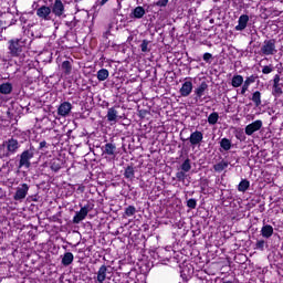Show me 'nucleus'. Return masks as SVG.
Masks as SVG:
<instances>
[{
  "label": "nucleus",
  "instance_id": "1",
  "mask_svg": "<svg viewBox=\"0 0 283 283\" xmlns=\"http://www.w3.org/2000/svg\"><path fill=\"white\" fill-rule=\"evenodd\" d=\"M8 50L10 56L13 59H17L21 56V53L23 52V49L25 48V40L23 39H11L8 41Z\"/></svg>",
  "mask_w": 283,
  "mask_h": 283
},
{
  "label": "nucleus",
  "instance_id": "2",
  "mask_svg": "<svg viewBox=\"0 0 283 283\" xmlns=\"http://www.w3.org/2000/svg\"><path fill=\"white\" fill-rule=\"evenodd\" d=\"M2 145L6 149V151L2 155L3 158H10V156H14V154H17V151H19V148L21 147V144H19V140L14 138H10L3 142Z\"/></svg>",
  "mask_w": 283,
  "mask_h": 283
},
{
  "label": "nucleus",
  "instance_id": "3",
  "mask_svg": "<svg viewBox=\"0 0 283 283\" xmlns=\"http://www.w3.org/2000/svg\"><path fill=\"white\" fill-rule=\"evenodd\" d=\"M32 158H34V148L30 147L29 149L22 151L20 154V160H19V169H30L32 167V163L30 161Z\"/></svg>",
  "mask_w": 283,
  "mask_h": 283
},
{
  "label": "nucleus",
  "instance_id": "4",
  "mask_svg": "<svg viewBox=\"0 0 283 283\" xmlns=\"http://www.w3.org/2000/svg\"><path fill=\"white\" fill-rule=\"evenodd\" d=\"M275 43H276L275 39L264 40L260 49V53L263 56H273L277 54V49L275 48Z\"/></svg>",
  "mask_w": 283,
  "mask_h": 283
},
{
  "label": "nucleus",
  "instance_id": "5",
  "mask_svg": "<svg viewBox=\"0 0 283 283\" xmlns=\"http://www.w3.org/2000/svg\"><path fill=\"white\" fill-rule=\"evenodd\" d=\"M92 205L87 203L86 206L82 207L78 212L73 218V224H80L87 218V213L92 211Z\"/></svg>",
  "mask_w": 283,
  "mask_h": 283
},
{
  "label": "nucleus",
  "instance_id": "6",
  "mask_svg": "<svg viewBox=\"0 0 283 283\" xmlns=\"http://www.w3.org/2000/svg\"><path fill=\"white\" fill-rule=\"evenodd\" d=\"M35 12L41 21H52V8L42 6L38 8Z\"/></svg>",
  "mask_w": 283,
  "mask_h": 283
},
{
  "label": "nucleus",
  "instance_id": "7",
  "mask_svg": "<svg viewBox=\"0 0 283 283\" xmlns=\"http://www.w3.org/2000/svg\"><path fill=\"white\" fill-rule=\"evenodd\" d=\"M51 13L55 14V17H64L65 14V4H63V1L61 0H55L53 6L51 7Z\"/></svg>",
  "mask_w": 283,
  "mask_h": 283
},
{
  "label": "nucleus",
  "instance_id": "8",
  "mask_svg": "<svg viewBox=\"0 0 283 283\" xmlns=\"http://www.w3.org/2000/svg\"><path fill=\"white\" fill-rule=\"evenodd\" d=\"M28 191H30V186H28V184L20 185V187L17 188V191L13 196V200H17V201L25 200V197L28 196Z\"/></svg>",
  "mask_w": 283,
  "mask_h": 283
},
{
  "label": "nucleus",
  "instance_id": "9",
  "mask_svg": "<svg viewBox=\"0 0 283 283\" xmlns=\"http://www.w3.org/2000/svg\"><path fill=\"white\" fill-rule=\"evenodd\" d=\"M262 129V120L256 119L255 122L245 126V134L247 136H253L255 132H260Z\"/></svg>",
  "mask_w": 283,
  "mask_h": 283
},
{
  "label": "nucleus",
  "instance_id": "10",
  "mask_svg": "<svg viewBox=\"0 0 283 283\" xmlns=\"http://www.w3.org/2000/svg\"><path fill=\"white\" fill-rule=\"evenodd\" d=\"M203 138L205 135L202 134V132L196 130L190 134L188 140L192 147H197V145H200V143H202Z\"/></svg>",
  "mask_w": 283,
  "mask_h": 283
},
{
  "label": "nucleus",
  "instance_id": "11",
  "mask_svg": "<svg viewBox=\"0 0 283 283\" xmlns=\"http://www.w3.org/2000/svg\"><path fill=\"white\" fill-rule=\"evenodd\" d=\"M70 112H72V103H70V102H63L57 107V114H59V116H62L63 118H65L66 116H70Z\"/></svg>",
  "mask_w": 283,
  "mask_h": 283
},
{
  "label": "nucleus",
  "instance_id": "12",
  "mask_svg": "<svg viewBox=\"0 0 283 283\" xmlns=\"http://www.w3.org/2000/svg\"><path fill=\"white\" fill-rule=\"evenodd\" d=\"M258 78V76L255 75H251L249 77L245 78V81H243V85L241 87V96H244L247 94V92H249V87H251V84L255 83V80Z\"/></svg>",
  "mask_w": 283,
  "mask_h": 283
},
{
  "label": "nucleus",
  "instance_id": "13",
  "mask_svg": "<svg viewBox=\"0 0 283 283\" xmlns=\"http://www.w3.org/2000/svg\"><path fill=\"white\" fill-rule=\"evenodd\" d=\"M238 25L234 28L237 32H242L247 30V25H249V15L248 14H242L239 17Z\"/></svg>",
  "mask_w": 283,
  "mask_h": 283
},
{
  "label": "nucleus",
  "instance_id": "14",
  "mask_svg": "<svg viewBox=\"0 0 283 283\" xmlns=\"http://www.w3.org/2000/svg\"><path fill=\"white\" fill-rule=\"evenodd\" d=\"M191 92H193V83H191V81L185 82L181 88L179 90L180 95L184 97L189 96Z\"/></svg>",
  "mask_w": 283,
  "mask_h": 283
},
{
  "label": "nucleus",
  "instance_id": "15",
  "mask_svg": "<svg viewBox=\"0 0 283 283\" xmlns=\"http://www.w3.org/2000/svg\"><path fill=\"white\" fill-rule=\"evenodd\" d=\"M107 273H109V268L107 265H102L97 271V282L105 283Z\"/></svg>",
  "mask_w": 283,
  "mask_h": 283
},
{
  "label": "nucleus",
  "instance_id": "16",
  "mask_svg": "<svg viewBox=\"0 0 283 283\" xmlns=\"http://www.w3.org/2000/svg\"><path fill=\"white\" fill-rule=\"evenodd\" d=\"M147 12L143 7H136L129 14L130 19H143Z\"/></svg>",
  "mask_w": 283,
  "mask_h": 283
},
{
  "label": "nucleus",
  "instance_id": "17",
  "mask_svg": "<svg viewBox=\"0 0 283 283\" xmlns=\"http://www.w3.org/2000/svg\"><path fill=\"white\" fill-rule=\"evenodd\" d=\"M106 118L108 123H116L118 118V111H116V107L108 108Z\"/></svg>",
  "mask_w": 283,
  "mask_h": 283
},
{
  "label": "nucleus",
  "instance_id": "18",
  "mask_svg": "<svg viewBox=\"0 0 283 283\" xmlns=\"http://www.w3.org/2000/svg\"><path fill=\"white\" fill-rule=\"evenodd\" d=\"M207 90H209V85L207 84V82H202L199 87H197L195 90V94L197 96V98H202V96H205V92H207Z\"/></svg>",
  "mask_w": 283,
  "mask_h": 283
},
{
  "label": "nucleus",
  "instance_id": "19",
  "mask_svg": "<svg viewBox=\"0 0 283 283\" xmlns=\"http://www.w3.org/2000/svg\"><path fill=\"white\" fill-rule=\"evenodd\" d=\"M124 178H126V180H130V181L134 180V178H136V170L134 169L133 165L127 166L125 168Z\"/></svg>",
  "mask_w": 283,
  "mask_h": 283
},
{
  "label": "nucleus",
  "instance_id": "20",
  "mask_svg": "<svg viewBox=\"0 0 283 283\" xmlns=\"http://www.w3.org/2000/svg\"><path fill=\"white\" fill-rule=\"evenodd\" d=\"M244 83V77L242 75H233L231 80L232 87H242V84Z\"/></svg>",
  "mask_w": 283,
  "mask_h": 283
},
{
  "label": "nucleus",
  "instance_id": "21",
  "mask_svg": "<svg viewBox=\"0 0 283 283\" xmlns=\"http://www.w3.org/2000/svg\"><path fill=\"white\" fill-rule=\"evenodd\" d=\"M261 235L268 239L271 238V235H273V226L271 224L263 226L261 229Z\"/></svg>",
  "mask_w": 283,
  "mask_h": 283
},
{
  "label": "nucleus",
  "instance_id": "22",
  "mask_svg": "<svg viewBox=\"0 0 283 283\" xmlns=\"http://www.w3.org/2000/svg\"><path fill=\"white\" fill-rule=\"evenodd\" d=\"M74 262V254L72 252L64 253V256L62 258V264L63 266H70Z\"/></svg>",
  "mask_w": 283,
  "mask_h": 283
},
{
  "label": "nucleus",
  "instance_id": "23",
  "mask_svg": "<svg viewBox=\"0 0 283 283\" xmlns=\"http://www.w3.org/2000/svg\"><path fill=\"white\" fill-rule=\"evenodd\" d=\"M251 101L254 103L255 107H260V105H262V93H260V91H255L252 94Z\"/></svg>",
  "mask_w": 283,
  "mask_h": 283
},
{
  "label": "nucleus",
  "instance_id": "24",
  "mask_svg": "<svg viewBox=\"0 0 283 283\" xmlns=\"http://www.w3.org/2000/svg\"><path fill=\"white\" fill-rule=\"evenodd\" d=\"M104 154H107V156H116V145L108 143L104 147Z\"/></svg>",
  "mask_w": 283,
  "mask_h": 283
},
{
  "label": "nucleus",
  "instance_id": "25",
  "mask_svg": "<svg viewBox=\"0 0 283 283\" xmlns=\"http://www.w3.org/2000/svg\"><path fill=\"white\" fill-rule=\"evenodd\" d=\"M0 94H12V84L10 83H3L0 85Z\"/></svg>",
  "mask_w": 283,
  "mask_h": 283
},
{
  "label": "nucleus",
  "instance_id": "26",
  "mask_svg": "<svg viewBox=\"0 0 283 283\" xmlns=\"http://www.w3.org/2000/svg\"><path fill=\"white\" fill-rule=\"evenodd\" d=\"M107 78H109V71H107V69H101L97 72V80L98 81H107Z\"/></svg>",
  "mask_w": 283,
  "mask_h": 283
},
{
  "label": "nucleus",
  "instance_id": "27",
  "mask_svg": "<svg viewBox=\"0 0 283 283\" xmlns=\"http://www.w3.org/2000/svg\"><path fill=\"white\" fill-rule=\"evenodd\" d=\"M227 167H229L228 161L221 160L220 163H218L213 166V169H214V171L220 174L221 171H224V169H227Z\"/></svg>",
  "mask_w": 283,
  "mask_h": 283
},
{
  "label": "nucleus",
  "instance_id": "28",
  "mask_svg": "<svg viewBox=\"0 0 283 283\" xmlns=\"http://www.w3.org/2000/svg\"><path fill=\"white\" fill-rule=\"evenodd\" d=\"M249 187H251V182H249V180L247 179H243L240 181L238 186V191H241L242 193H244V191H247Z\"/></svg>",
  "mask_w": 283,
  "mask_h": 283
},
{
  "label": "nucleus",
  "instance_id": "29",
  "mask_svg": "<svg viewBox=\"0 0 283 283\" xmlns=\"http://www.w3.org/2000/svg\"><path fill=\"white\" fill-rule=\"evenodd\" d=\"M220 118V115L216 112L211 113L209 116H208V123L209 125H217L218 124V120Z\"/></svg>",
  "mask_w": 283,
  "mask_h": 283
},
{
  "label": "nucleus",
  "instance_id": "30",
  "mask_svg": "<svg viewBox=\"0 0 283 283\" xmlns=\"http://www.w3.org/2000/svg\"><path fill=\"white\" fill-rule=\"evenodd\" d=\"M181 171H186V174H189L191 171V159L187 158L180 166Z\"/></svg>",
  "mask_w": 283,
  "mask_h": 283
},
{
  "label": "nucleus",
  "instance_id": "31",
  "mask_svg": "<svg viewBox=\"0 0 283 283\" xmlns=\"http://www.w3.org/2000/svg\"><path fill=\"white\" fill-rule=\"evenodd\" d=\"M220 147L224 150V151H229V149H231V140L228 138H222L220 142Z\"/></svg>",
  "mask_w": 283,
  "mask_h": 283
},
{
  "label": "nucleus",
  "instance_id": "32",
  "mask_svg": "<svg viewBox=\"0 0 283 283\" xmlns=\"http://www.w3.org/2000/svg\"><path fill=\"white\" fill-rule=\"evenodd\" d=\"M62 70L64 71V74H72V62L64 61L62 63Z\"/></svg>",
  "mask_w": 283,
  "mask_h": 283
},
{
  "label": "nucleus",
  "instance_id": "33",
  "mask_svg": "<svg viewBox=\"0 0 283 283\" xmlns=\"http://www.w3.org/2000/svg\"><path fill=\"white\" fill-rule=\"evenodd\" d=\"M272 94L276 98H279V96H282L283 92H282V87L280 86V84H273Z\"/></svg>",
  "mask_w": 283,
  "mask_h": 283
},
{
  "label": "nucleus",
  "instance_id": "34",
  "mask_svg": "<svg viewBox=\"0 0 283 283\" xmlns=\"http://www.w3.org/2000/svg\"><path fill=\"white\" fill-rule=\"evenodd\" d=\"M176 179L178 180V182H185V180H187V172L185 170L177 171Z\"/></svg>",
  "mask_w": 283,
  "mask_h": 283
},
{
  "label": "nucleus",
  "instance_id": "35",
  "mask_svg": "<svg viewBox=\"0 0 283 283\" xmlns=\"http://www.w3.org/2000/svg\"><path fill=\"white\" fill-rule=\"evenodd\" d=\"M125 216H127L128 218H130L132 216H136V207L134 206H128L125 209Z\"/></svg>",
  "mask_w": 283,
  "mask_h": 283
},
{
  "label": "nucleus",
  "instance_id": "36",
  "mask_svg": "<svg viewBox=\"0 0 283 283\" xmlns=\"http://www.w3.org/2000/svg\"><path fill=\"white\" fill-rule=\"evenodd\" d=\"M140 50H142V52H151V49L149 48L148 40H143V42L140 44Z\"/></svg>",
  "mask_w": 283,
  "mask_h": 283
},
{
  "label": "nucleus",
  "instance_id": "37",
  "mask_svg": "<svg viewBox=\"0 0 283 283\" xmlns=\"http://www.w3.org/2000/svg\"><path fill=\"white\" fill-rule=\"evenodd\" d=\"M51 169L56 174V171L61 170V163L59 160H54L51 163Z\"/></svg>",
  "mask_w": 283,
  "mask_h": 283
},
{
  "label": "nucleus",
  "instance_id": "38",
  "mask_svg": "<svg viewBox=\"0 0 283 283\" xmlns=\"http://www.w3.org/2000/svg\"><path fill=\"white\" fill-rule=\"evenodd\" d=\"M235 138L241 140V143L247 140V136H244V132L242 129L235 132Z\"/></svg>",
  "mask_w": 283,
  "mask_h": 283
},
{
  "label": "nucleus",
  "instance_id": "39",
  "mask_svg": "<svg viewBox=\"0 0 283 283\" xmlns=\"http://www.w3.org/2000/svg\"><path fill=\"white\" fill-rule=\"evenodd\" d=\"M187 207L189 209H196V207H198V201L196 199H189L187 201Z\"/></svg>",
  "mask_w": 283,
  "mask_h": 283
},
{
  "label": "nucleus",
  "instance_id": "40",
  "mask_svg": "<svg viewBox=\"0 0 283 283\" xmlns=\"http://www.w3.org/2000/svg\"><path fill=\"white\" fill-rule=\"evenodd\" d=\"M167 3H169V0H159L155 3L158 8H167Z\"/></svg>",
  "mask_w": 283,
  "mask_h": 283
},
{
  "label": "nucleus",
  "instance_id": "41",
  "mask_svg": "<svg viewBox=\"0 0 283 283\" xmlns=\"http://www.w3.org/2000/svg\"><path fill=\"white\" fill-rule=\"evenodd\" d=\"M271 72H273V65L263 66V69H262L263 74H271Z\"/></svg>",
  "mask_w": 283,
  "mask_h": 283
},
{
  "label": "nucleus",
  "instance_id": "42",
  "mask_svg": "<svg viewBox=\"0 0 283 283\" xmlns=\"http://www.w3.org/2000/svg\"><path fill=\"white\" fill-rule=\"evenodd\" d=\"M264 244H266V242L264 240H259V241H256L255 249L263 251Z\"/></svg>",
  "mask_w": 283,
  "mask_h": 283
},
{
  "label": "nucleus",
  "instance_id": "43",
  "mask_svg": "<svg viewBox=\"0 0 283 283\" xmlns=\"http://www.w3.org/2000/svg\"><path fill=\"white\" fill-rule=\"evenodd\" d=\"M211 59H213V55L211 53L203 54V61H206V63H211Z\"/></svg>",
  "mask_w": 283,
  "mask_h": 283
},
{
  "label": "nucleus",
  "instance_id": "44",
  "mask_svg": "<svg viewBox=\"0 0 283 283\" xmlns=\"http://www.w3.org/2000/svg\"><path fill=\"white\" fill-rule=\"evenodd\" d=\"M274 84L273 85H280V75L279 74H276L275 76H274Z\"/></svg>",
  "mask_w": 283,
  "mask_h": 283
},
{
  "label": "nucleus",
  "instance_id": "45",
  "mask_svg": "<svg viewBox=\"0 0 283 283\" xmlns=\"http://www.w3.org/2000/svg\"><path fill=\"white\" fill-rule=\"evenodd\" d=\"M45 147H48V142L46 140L41 142L40 143V149H43Z\"/></svg>",
  "mask_w": 283,
  "mask_h": 283
},
{
  "label": "nucleus",
  "instance_id": "46",
  "mask_svg": "<svg viewBox=\"0 0 283 283\" xmlns=\"http://www.w3.org/2000/svg\"><path fill=\"white\" fill-rule=\"evenodd\" d=\"M107 1H109V0H102V1L99 2V4H101V6H105V3H107Z\"/></svg>",
  "mask_w": 283,
  "mask_h": 283
},
{
  "label": "nucleus",
  "instance_id": "47",
  "mask_svg": "<svg viewBox=\"0 0 283 283\" xmlns=\"http://www.w3.org/2000/svg\"><path fill=\"white\" fill-rule=\"evenodd\" d=\"M75 1V3H78V2H81V1H83V0H74Z\"/></svg>",
  "mask_w": 283,
  "mask_h": 283
},
{
  "label": "nucleus",
  "instance_id": "48",
  "mask_svg": "<svg viewBox=\"0 0 283 283\" xmlns=\"http://www.w3.org/2000/svg\"><path fill=\"white\" fill-rule=\"evenodd\" d=\"M223 283H233L232 281H224Z\"/></svg>",
  "mask_w": 283,
  "mask_h": 283
},
{
  "label": "nucleus",
  "instance_id": "49",
  "mask_svg": "<svg viewBox=\"0 0 283 283\" xmlns=\"http://www.w3.org/2000/svg\"><path fill=\"white\" fill-rule=\"evenodd\" d=\"M0 25H1V21H0Z\"/></svg>",
  "mask_w": 283,
  "mask_h": 283
},
{
  "label": "nucleus",
  "instance_id": "50",
  "mask_svg": "<svg viewBox=\"0 0 283 283\" xmlns=\"http://www.w3.org/2000/svg\"><path fill=\"white\" fill-rule=\"evenodd\" d=\"M282 213H283V209H282Z\"/></svg>",
  "mask_w": 283,
  "mask_h": 283
}]
</instances>
